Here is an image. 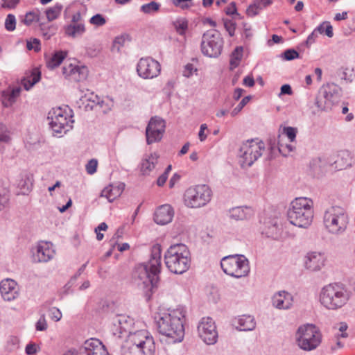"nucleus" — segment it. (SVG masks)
Returning a JSON list of instances; mask_svg holds the SVG:
<instances>
[{
	"instance_id": "f257e3e1",
	"label": "nucleus",
	"mask_w": 355,
	"mask_h": 355,
	"mask_svg": "<svg viewBox=\"0 0 355 355\" xmlns=\"http://www.w3.org/2000/svg\"><path fill=\"white\" fill-rule=\"evenodd\" d=\"M133 329L134 320L128 315H117L112 319L110 331L113 336L117 338L127 337L121 346V355H135L149 334L146 330L132 332Z\"/></svg>"
},
{
	"instance_id": "f03ea898",
	"label": "nucleus",
	"mask_w": 355,
	"mask_h": 355,
	"mask_svg": "<svg viewBox=\"0 0 355 355\" xmlns=\"http://www.w3.org/2000/svg\"><path fill=\"white\" fill-rule=\"evenodd\" d=\"M162 247L155 244L151 248L150 258L146 263L138 264L134 270L133 278L138 285L153 291L157 287L161 268Z\"/></svg>"
},
{
	"instance_id": "7ed1b4c3",
	"label": "nucleus",
	"mask_w": 355,
	"mask_h": 355,
	"mask_svg": "<svg viewBox=\"0 0 355 355\" xmlns=\"http://www.w3.org/2000/svg\"><path fill=\"white\" fill-rule=\"evenodd\" d=\"M185 311L183 307L168 309L159 314L157 327L159 333L166 336L169 343L181 342L184 336V319Z\"/></svg>"
},
{
	"instance_id": "20e7f679",
	"label": "nucleus",
	"mask_w": 355,
	"mask_h": 355,
	"mask_svg": "<svg viewBox=\"0 0 355 355\" xmlns=\"http://www.w3.org/2000/svg\"><path fill=\"white\" fill-rule=\"evenodd\" d=\"M313 216V202L306 197L295 198L287 211L289 222L300 228L309 227L312 223Z\"/></svg>"
},
{
	"instance_id": "39448f33",
	"label": "nucleus",
	"mask_w": 355,
	"mask_h": 355,
	"mask_svg": "<svg viewBox=\"0 0 355 355\" xmlns=\"http://www.w3.org/2000/svg\"><path fill=\"white\" fill-rule=\"evenodd\" d=\"M164 263L168 270L174 274L182 275L191 266L190 252L182 243L171 245L164 253Z\"/></svg>"
},
{
	"instance_id": "423d86ee",
	"label": "nucleus",
	"mask_w": 355,
	"mask_h": 355,
	"mask_svg": "<svg viewBox=\"0 0 355 355\" xmlns=\"http://www.w3.org/2000/svg\"><path fill=\"white\" fill-rule=\"evenodd\" d=\"M350 297V293L340 284H327L321 288L319 295L320 304L328 310H337L344 306Z\"/></svg>"
},
{
	"instance_id": "0eeeda50",
	"label": "nucleus",
	"mask_w": 355,
	"mask_h": 355,
	"mask_svg": "<svg viewBox=\"0 0 355 355\" xmlns=\"http://www.w3.org/2000/svg\"><path fill=\"white\" fill-rule=\"evenodd\" d=\"M48 119L54 137H62L73 128L74 120L70 109L57 107L49 112Z\"/></svg>"
},
{
	"instance_id": "6e6552de",
	"label": "nucleus",
	"mask_w": 355,
	"mask_h": 355,
	"mask_svg": "<svg viewBox=\"0 0 355 355\" xmlns=\"http://www.w3.org/2000/svg\"><path fill=\"white\" fill-rule=\"evenodd\" d=\"M323 223L327 230L332 234H342L348 224V217L343 208L332 206L327 209L323 216Z\"/></svg>"
},
{
	"instance_id": "1a4fd4ad",
	"label": "nucleus",
	"mask_w": 355,
	"mask_h": 355,
	"mask_svg": "<svg viewBox=\"0 0 355 355\" xmlns=\"http://www.w3.org/2000/svg\"><path fill=\"white\" fill-rule=\"evenodd\" d=\"M220 266L225 274L237 279L248 276L250 270L248 259L239 254L223 257Z\"/></svg>"
},
{
	"instance_id": "9d476101",
	"label": "nucleus",
	"mask_w": 355,
	"mask_h": 355,
	"mask_svg": "<svg viewBox=\"0 0 355 355\" xmlns=\"http://www.w3.org/2000/svg\"><path fill=\"white\" fill-rule=\"evenodd\" d=\"M295 340L298 347L304 351L315 349L322 342V334L313 324H306L298 328Z\"/></svg>"
},
{
	"instance_id": "9b49d317",
	"label": "nucleus",
	"mask_w": 355,
	"mask_h": 355,
	"mask_svg": "<svg viewBox=\"0 0 355 355\" xmlns=\"http://www.w3.org/2000/svg\"><path fill=\"white\" fill-rule=\"evenodd\" d=\"M212 191L206 184H198L188 188L184 195V204L190 208L205 206L211 199Z\"/></svg>"
},
{
	"instance_id": "f8f14e48",
	"label": "nucleus",
	"mask_w": 355,
	"mask_h": 355,
	"mask_svg": "<svg viewBox=\"0 0 355 355\" xmlns=\"http://www.w3.org/2000/svg\"><path fill=\"white\" fill-rule=\"evenodd\" d=\"M264 150V143L257 139L243 142L239 151L241 165L243 167L251 166L262 155Z\"/></svg>"
},
{
	"instance_id": "ddd939ff",
	"label": "nucleus",
	"mask_w": 355,
	"mask_h": 355,
	"mask_svg": "<svg viewBox=\"0 0 355 355\" xmlns=\"http://www.w3.org/2000/svg\"><path fill=\"white\" fill-rule=\"evenodd\" d=\"M223 46V40L216 29L206 31L202 36L200 49L202 53L209 58L218 57Z\"/></svg>"
},
{
	"instance_id": "4468645a",
	"label": "nucleus",
	"mask_w": 355,
	"mask_h": 355,
	"mask_svg": "<svg viewBox=\"0 0 355 355\" xmlns=\"http://www.w3.org/2000/svg\"><path fill=\"white\" fill-rule=\"evenodd\" d=\"M199 337L207 345H213L217 342L218 332L214 321L211 318H202L197 327Z\"/></svg>"
},
{
	"instance_id": "2eb2a0df",
	"label": "nucleus",
	"mask_w": 355,
	"mask_h": 355,
	"mask_svg": "<svg viewBox=\"0 0 355 355\" xmlns=\"http://www.w3.org/2000/svg\"><path fill=\"white\" fill-rule=\"evenodd\" d=\"M138 75L144 79H152L157 77L161 71V65L152 58H141L137 65Z\"/></svg>"
},
{
	"instance_id": "dca6fc26",
	"label": "nucleus",
	"mask_w": 355,
	"mask_h": 355,
	"mask_svg": "<svg viewBox=\"0 0 355 355\" xmlns=\"http://www.w3.org/2000/svg\"><path fill=\"white\" fill-rule=\"evenodd\" d=\"M64 355H109V353L100 340L90 338L77 351H69Z\"/></svg>"
},
{
	"instance_id": "f3484780",
	"label": "nucleus",
	"mask_w": 355,
	"mask_h": 355,
	"mask_svg": "<svg viewBox=\"0 0 355 355\" xmlns=\"http://www.w3.org/2000/svg\"><path fill=\"white\" fill-rule=\"evenodd\" d=\"M165 121L158 116L150 119L146 129V142L152 144L159 141L165 132Z\"/></svg>"
},
{
	"instance_id": "a211bd4d",
	"label": "nucleus",
	"mask_w": 355,
	"mask_h": 355,
	"mask_svg": "<svg viewBox=\"0 0 355 355\" xmlns=\"http://www.w3.org/2000/svg\"><path fill=\"white\" fill-rule=\"evenodd\" d=\"M33 260L35 263H46L55 254L53 245L51 242L40 241L32 249Z\"/></svg>"
},
{
	"instance_id": "6ab92c4d",
	"label": "nucleus",
	"mask_w": 355,
	"mask_h": 355,
	"mask_svg": "<svg viewBox=\"0 0 355 355\" xmlns=\"http://www.w3.org/2000/svg\"><path fill=\"white\" fill-rule=\"evenodd\" d=\"M17 283L12 279H5L0 282V293L4 301L11 302L19 296Z\"/></svg>"
},
{
	"instance_id": "aec40b11",
	"label": "nucleus",
	"mask_w": 355,
	"mask_h": 355,
	"mask_svg": "<svg viewBox=\"0 0 355 355\" xmlns=\"http://www.w3.org/2000/svg\"><path fill=\"white\" fill-rule=\"evenodd\" d=\"M326 258L320 252H311L307 253L304 259V266L311 271L320 270L324 266Z\"/></svg>"
},
{
	"instance_id": "412c9836",
	"label": "nucleus",
	"mask_w": 355,
	"mask_h": 355,
	"mask_svg": "<svg viewBox=\"0 0 355 355\" xmlns=\"http://www.w3.org/2000/svg\"><path fill=\"white\" fill-rule=\"evenodd\" d=\"M293 303V295L285 291L277 292L272 297V306L277 309H289L292 307Z\"/></svg>"
},
{
	"instance_id": "4be33fe9",
	"label": "nucleus",
	"mask_w": 355,
	"mask_h": 355,
	"mask_svg": "<svg viewBox=\"0 0 355 355\" xmlns=\"http://www.w3.org/2000/svg\"><path fill=\"white\" fill-rule=\"evenodd\" d=\"M174 211L169 205H163L158 207L154 214V220L159 225H166L171 222Z\"/></svg>"
},
{
	"instance_id": "5701e85b",
	"label": "nucleus",
	"mask_w": 355,
	"mask_h": 355,
	"mask_svg": "<svg viewBox=\"0 0 355 355\" xmlns=\"http://www.w3.org/2000/svg\"><path fill=\"white\" fill-rule=\"evenodd\" d=\"M232 325L239 331H252L256 327L254 317L250 315H243L232 320Z\"/></svg>"
},
{
	"instance_id": "b1692460",
	"label": "nucleus",
	"mask_w": 355,
	"mask_h": 355,
	"mask_svg": "<svg viewBox=\"0 0 355 355\" xmlns=\"http://www.w3.org/2000/svg\"><path fill=\"white\" fill-rule=\"evenodd\" d=\"M254 214L250 207H236L229 211V216L231 218L238 220H246L250 218Z\"/></svg>"
},
{
	"instance_id": "393cba45",
	"label": "nucleus",
	"mask_w": 355,
	"mask_h": 355,
	"mask_svg": "<svg viewBox=\"0 0 355 355\" xmlns=\"http://www.w3.org/2000/svg\"><path fill=\"white\" fill-rule=\"evenodd\" d=\"M159 155L156 153H150L143 158L141 164V171L143 175H149L157 164Z\"/></svg>"
},
{
	"instance_id": "a878e982",
	"label": "nucleus",
	"mask_w": 355,
	"mask_h": 355,
	"mask_svg": "<svg viewBox=\"0 0 355 355\" xmlns=\"http://www.w3.org/2000/svg\"><path fill=\"white\" fill-rule=\"evenodd\" d=\"M341 89L339 86L336 84L331 83L328 84L324 87L321 92L324 95V98H327L332 103H335L339 100L340 96Z\"/></svg>"
},
{
	"instance_id": "bb28decb",
	"label": "nucleus",
	"mask_w": 355,
	"mask_h": 355,
	"mask_svg": "<svg viewBox=\"0 0 355 355\" xmlns=\"http://www.w3.org/2000/svg\"><path fill=\"white\" fill-rule=\"evenodd\" d=\"M272 3V0H254L246 10L248 16L253 17L259 14V12L270 6Z\"/></svg>"
},
{
	"instance_id": "cd10ccee",
	"label": "nucleus",
	"mask_w": 355,
	"mask_h": 355,
	"mask_svg": "<svg viewBox=\"0 0 355 355\" xmlns=\"http://www.w3.org/2000/svg\"><path fill=\"white\" fill-rule=\"evenodd\" d=\"M155 343L153 336L148 334L147 338H145V342L143 343L141 349L138 350L135 355H155Z\"/></svg>"
},
{
	"instance_id": "c85d7f7f",
	"label": "nucleus",
	"mask_w": 355,
	"mask_h": 355,
	"mask_svg": "<svg viewBox=\"0 0 355 355\" xmlns=\"http://www.w3.org/2000/svg\"><path fill=\"white\" fill-rule=\"evenodd\" d=\"M85 32V27L83 23L70 24L64 27L65 34L73 38L81 37Z\"/></svg>"
},
{
	"instance_id": "c756f323",
	"label": "nucleus",
	"mask_w": 355,
	"mask_h": 355,
	"mask_svg": "<svg viewBox=\"0 0 355 355\" xmlns=\"http://www.w3.org/2000/svg\"><path fill=\"white\" fill-rule=\"evenodd\" d=\"M40 71L37 69H34L30 76L21 80V85L26 90L28 91L40 80Z\"/></svg>"
},
{
	"instance_id": "7c9ffc66",
	"label": "nucleus",
	"mask_w": 355,
	"mask_h": 355,
	"mask_svg": "<svg viewBox=\"0 0 355 355\" xmlns=\"http://www.w3.org/2000/svg\"><path fill=\"white\" fill-rule=\"evenodd\" d=\"M122 191L123 188L119 187H114L113 185H109L102 190L101 196L106 198L110 202H112L117 197L121 196Z\"/></svg>"
},
{
	"instance_id": "2f4dec72",
	"label": "nucleus",
	"mask_w": 355,
	"mask_h": 355,
	"mask_svg": "<svg viewBox=\"0 0 355 355\" xmlns=\"http://www.w3.org/2000/svg\"><path fill=\"white\" fill-rule=\"evenodd\" d=\"M67 53L64 51H57L51 57L46 59V67L50 69H53L58 67L65 58Z\"/></svg>"
},
{
	"instance_id": "473e14b6",
	"label": "nucleus",
	"mask_w": 355,
	"mask_h": 355,
	"mask_svg": "<svg viewBox=\"0 0 355 355\" xmlns=\"http://www.w3.org/2000/svg\"><path fill=\"white\" fill-rule=\"evenodd\" d=\"M95 98H96V105L102 109L103 113L108 112L114 107V101L108 96L101 98L98 96L95 95Z\"/></svg>"
},
{
	"instance_id": "72a5a7b5",
	"label": "nucleus",
	"mask_w": 355,
	"mask_h": 355,
	"mask_svg": "<svg viewBox=\"0 0 355 355\" xmlns=\"http://www.w3.org/2000/svg\"><path fill=\"white\" fill-rule=\"evenodd\" d=\"M315 104L320 111H328L331 109L334 105L329 99L324 98V95L321 92L319 96L316 97Z\"/></svg>"
},
{
	"instance_id": "f704fd0d",
	"label": "nucleus",
	"mask_w": 355,
	"mask_h": 355,
	"mask_svg": "<svg viewBox=\"0 0 355 355\" xmlns=\"http://www.w3.org/2000/svg\"><path fill=\"white\" fill-rule=\"evenodd\" d=\"M243 49L242 46H237L230 55V69H233L239 65L243 57Z\"/></svg>"
},
{
	"instance_id": "c9c22d12",
	"label": "nucleus",
	"mask_w": 355,
	"mask_h": 355,
	"mask_svg": "<svg viewBox=\"0 0 355 355\" xmlns=\"http://www.w3.org/2000/svg\"><path fill=\"white\" fill-rule=\"evenodd\" d=\"M74 70V74L70 80L80 82L87 78L88 75V70L86 67L76 65Z\"/></svg>"
},
{
	"instance_id": "e433bc0d",
	"label": "nucleus",
	"mask_w": 355,
	"mask_h": 355,
	"mask_svg": "<svg viewBox=\"0 0 355 355\" xmlns=\"http://www.w3.org/2000/svg\"><path fill=\"white\" fill-rule=\"evenodd\" d=\"M62 9V6L60 4H55L54 6L48 8L46 10V15L47 19L49 21H51L58 17L60 15L61 10Z\"/></svg>"
},
{
	"instance_id": "4c0bfd02",
	"label": "nucleus",
	"mask_w": 355,
	"mask_h": 355,
	"mask_svg": "<svg viewBox=\"0 0 355 355\" xmlns=\"http://www.w3.org/2000/svg\"><path fill=\"white\" fill-rule=\"evenodd\" d=\"M39 19L38 11H30L22 17L21 22L26 26H30L33 22L38 21Z\"/></svg>"
},
{
	"instance_id": "58836bf2",
	"label": "nucleus",
	"mask_w": 355,
	"mask_h": 355,
	"mask_svg": "<svg viewBox=\"0 0 355 355\" xmlns=\"http://www.w3.org/2000/svg\"><path fill=\"white\" fill-rule=\"evenodd\" d=\"M160 4L155 1H150L148 3L144 4L141 6V11L146 14H153L159 10Z\"/></svg>"
},
{
	"instance_id": "ea45409f",
	"label": "nucleus",
	"mask_w": 355,
	"mask_h": 355,
	"mask_svg": "<svg viewBox=\"0 0 355 355\" xmlns=\"http://www.w3.org/2000/svg\"><path fill=\"white\" fill-rule=\"evenodd\" d=\"M173 26L179 35H183L188 28V22L184 19H179L173 22Z\"/></svg>"
},
{
	"instance_id": "a19ab883",
	"label": "nucleus",
	"mask_w": 355,
	"mask_h": 355,
	"mask_svg": "<svg viewBox=\"0 0 355 355\" xmlns=\"http://www.w3.org/2000/svg\"><path fill=\"white\" fill-rule=\"evenodd\" d=\"M2 104L6 107H9L15 102V97L12 96L10 89L3 91L1 93Z\"/></svg>"
},
{
	"instance_id": "79ce46f5",
	"label": "nucleus",
	"mask_w": 355,
	"mask_h": 355,
	"mask_svg": "<svg viewBox=\"0 0 355 355\" xmlns=\"http://www.w3.org/2000/svg\"><path fill=\"white\" fill-rule=\"evenodd\" d=\"M315 31H318V32L321 34L324 33L329 37H332L334 35L333 27L328 21H325L320 24L315 28Z\"/></svg>"
},
{
	"instance_id": "37998d69",
	"label": "nucleus",
	"mask_w": 355,
	"mask_h": 355,
	"mask_svg": "<svg viewBox=\"0 0 355 355\" xmlns=\"http://www.w3.org/2000/svg\"><path fill=\"white\" fill-rule=\"evenodd\" d=\"M18 187L20 188L21 193L26 194L31 190L32 182L28 178H26L19 182Z\"/></svg>"
},
{
	"instance_id": "c03bdc74",
	"label": "nucleus",
	"mask_w": 355,
	"mask_h": 355,
	"mask_svg": "<svg viewBox=\"0 0 355 355\" xmlns=\"http://www.w3.org/2000/svg\"><path fill=\"white\" fill-rule=\"evenodd\" d=\"M16 27V19L14 15L8 14L5 20V28L8 31H13Z\"/></svg>"
},
{
	"instance_id": "a18cd8bd",
	"label": "nucleus",
	"mask_w": 355,
	"mask_h": 355,
	"mask_svg": "<svg viewBox=\"0 0 355 355\" xmlns=\"http://www.w3.org/2000/svg\"><path fill=\"white\" fill-rule=\"evenodd\" d=\"M282 226L278 225L276 222L271 226L269 227L268 234L275 239H278L282 235Z\"/></svg>"
},
{
	"instance_id": "49530a36",
	"label": "nucleus",
	"mask_w": 355,
	"mask_h": 355,
	"mask_svg": "<svg viewBox=\"0 0 355 355\" xmlns=\"http://www.w3.org/2000/svg\"><path fill=\"white\" fill-rule=\"evenodd\" d=\"M250 98H251L250 96H247L244 97L240 101V103L236 105V107L235 108H234V110L232 111L231 115L232 116H235L236 115H237L242 110V109L245 107V105L250 101Z\"/></svg>"
},
{
	"instance_id": "de8ad7c7",
	"label": "nucleus",
	"mask_w": 355,
	"mask_h": 355,
	"mask_svg": "<svg viewBox=\"0 0 355 355\" xmlns=\"http://www.w3.org/2000/svg\"><path fill=\"white\" fill-rule=\"evenodd\" d=\"M76 65L73 64H69L68 65H65L62 67V73L65 76L66 78L69 80L71 79L72 76L74 74V69Z\"/></svg>"
},
{
	"instance_id": "09e8293b",
	"label": "nucleus",
	"mask_w": 355,
	"mask_h": 355,
	"mask_svg": "<svg viewBox=\"0 0 355 355\" xmlns=\"http://www.w3.org/2000/svg\"><path fill=\"white\" fill-rule=\"evenodd\" d=\"M89 22L93 25L101 26L106 23V20L102 15L96 14L90 18Z\"/></svg>"
},
{
	"instance_id": "8fccbe9b",
	"label": "nucleus",
	"mask_w": 355,
	"mask_h": 355,
	"mask_svg": "<svg viewBox=\"0 0 355 355\" xmlns=\"http://www.w3.org/2000/svg\"><path fill=\"white\" fill-rule=\"evenodd\" d=\"M297 130L293 127H285L283 130V133L285 134L290 141L293 142L295 141Z\"/></svg>"
},
{
	"instance_id": "3c124183",
	"label": "nucleus",
	"mask_w": 355,
	"mask_h": 355,
	"mask_svg": "<svg viewBox=\"0 0 355 355\" xmlns=\"http://www.w3.org/2000/svg\"><path fill=\"white\" fill-rule=\"evenodd\" d=\"M282 57L284 60L290 61L299 58V53L295 49H289L284 52Z\"/></svg>"
},
{
	"instance_id": "603ef678",
	"label": "nucleus",
	"mask_w": 355,
	"mask_h": 355,
	"mask_svg": "<svg viewBox=\"0 0 355 355\" xmlns=\"http://www.w3.org/2000/svg\"><path fill=\"white\" fill-rule=\"evenodd\" d=\"M48 324L45 318V315L42 314L35 324L37 331H43L47 329Z\"/></svg>"
},
{
	"instance_id": "864d4df0",
	"label": "nucleus",
	"mask_w": 355,
	"mask_h": 355,
	"mask_svg": "<svg viewBox=\"0 0 355 355\" xmlns=\"http://www.w3.org/2000/svg\"><path fill=\"white\" fill-rule=\"evenodd\" d=\"M49 317L51 320L58 322L62 318V313L60 310L56 307H51L49 310Z\"/></svg>"
},
{
	"instance_id": "5fc2aeb1",
	"label": "nucleus",
	"mask_w": 355,
	"mask_h": 355,
	"mask_svg": "<svg viewBox=\"0 0 355 355\" xmlns=\"http://www.w3.org/2000/svg\"><path fill=\"white\" fill-rule=\"evenodd\" d=\"M101 48L98 44H92L86 49V53L90 57H96L100 53Z\"/></svg>"
},
{
	"instance_id": "6e6d98bb",
	"label": "nucleus",
	"mask_w": 355,
	"mask_h": 355,
	"mask_svg": "<svg viewBox=\"0 0 355 355\" xmlns=\"http://www.w3.org/2000/svg\"><path fill=\"white\" fill-rule=\"evenodd\" d=\"M40 350L39 346L34 343H29L26 345L25 352L27 355H34Z\"/></svg>"
},
{
	"instance_id": "4d7b16f0",
	"label": "nucleus",
	"mask_w": 355,
	"mask_h": 355,
	"mask_svg": "<svg viewBox=\"0 0 355 355\" xmlns=\"http://www.w3.org/2000/svg\"><path fill=\"white\" fill-rule=\"evenodd\" d=\"M225 30L228 32L230 36H233L236 30V23L232 20H226L224 22Z\"/></svg>"
},
{
	"instance_id": "13d9d810",
	"label": "nucleus",
	"mask_w": 355,
	"mask_h": 355,
	"mask_svg": "<svg viewBox=\"0 0 355 355\" xmlns=\"http://www.w3.org/2000/svg\"><path fill=\"white\" fill-rule=\"evenodd\" d=\"M10 140V137L6 130V126L0 123V143H7Z\"/></svg>"
},
{
	"instance_id": "bf43d9fd",
	"label": "nucleus",
	"mask_w": 355,
	"mask_h": 355,
	"mask_svg": "<svg viewBox=\"0 0 355 355\" xmlns=\"http://www.w3.org/2000/svg\"><path fill=\"white\" fill-rule=\"evenodd\" d=\"M98 162L96 159H92L88 162L86 165V171L88 174L92 175L96 171Z\"/></svg>"
},
{
	"instance_id": "052dcab7",
	"label": "nucleus",
	"mask_w": 355,
	"mask_h": 355,
	"mask_svg": "<svg viewBox=\"0 0 355 355\" xmlns=\"http://www.w3.org/2000/svg\"><path fill=\"white\" fill-rule=\"evenodd\" d=\"M40 40L36 38L27 41L26 47L28 50L33 49L35 51H38L40 49Z\"/></svg>"
},
{
	"instance_id": "680f3d73",
	"label": "nucleus",
	"mask_w": 355,
	"mask_h": 355,
	"mask_svg": "<svg viewBox=\"0 0 355 355\" xmlns=\"http://www.w3.org/2000/svg\"><path fill=\"white\" fill-rule=\"evenodd\" d=\"M9 197L4 191H0V211L3 209L8 205Z\"/></svg>"
},
{
	"instance_id": "e2e57ef3",
	"label": "nucleus",
	"mask_w": 355,
	"mask_h": 355,
	"mask_svg": "<svg viewBox=\"0 0 355 355\" xmlns=\"http://www.w3.org/2000/svg\"><path fill=\"white\" fill-rule=\"evenodd\" d=\"M196 69L194 68L193 65L192 64H187L183 70V76L189 78L191 76H192L193 71H196Z\"/></svg>"
},
{
	"instance_id": "0e129e2a",
	"label": "nucleus",
	"mask_w": 355,
	"mask_h": 355,
	"mask_svg": "<svg viewBox=\"0 0 355 355\" xmlns=\"http://www.w3.org/2000/svg\"><path fill=\"white\" fill-rule=\"evenodd\" d=\"M320 162L321 160L320 158L313 159L310 162V168L313 170L314 173H317L320 171Z\"/></svg>"
},
{
	"instance_id": "69168bd1",
	"label": "nucleus",
	"mask_w": 355,
	"mask_h": 355,
	"mask_svg": "<svg viewBox=\"0 0 355 355\" xmlns=\"http://www.w3.org/2000/svg\"><path fill=\"white\" fill-rule=\"evenodd\" d=\"M225 13L227 15H239L237 13L236 3L234 2H232L226 8H225Z\"/></svg>"
},
{
	"instance_id": "338daca9",
	"label": "nucleus",
	"mask_w": 355,
	"mask_h": 355,
	"mask_svg": "<svg viewBox=\"0 0 355 355\" xmlns=\"http://www.w3.org/2000/svg\"><path fill=\"white\" fill-rule=\"evenodd\" d=\"M292 93H293V91H292L291 85H288V84H285L281 87V92H280L279 96L284 95V94L291 95Z\"/></svg>"
},
{
	"instance_id": "774afa93",
	"label": "nucleus",
	"mask_w": 355,
	"mask_h": 355,
	"mask_svg": "<svg viewBox=\"0 0 355 355\" xmlns=\"http://www.w3.org/2000/svg\"><path fill=\"white\" fill-rule=\"evenodd\" d=\"M317 32L318 31H315V29L314 30V31L313 33H311L307 37L306 40V44L307 46H310L311 44H312L313 43L315 42V38L317 37L318 35H317Z\"/></svg>"
}]
</instances>
